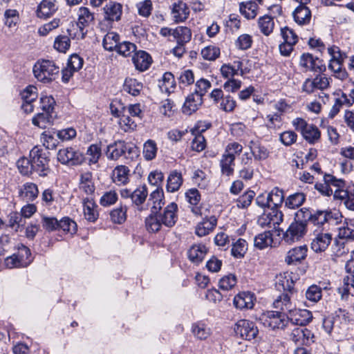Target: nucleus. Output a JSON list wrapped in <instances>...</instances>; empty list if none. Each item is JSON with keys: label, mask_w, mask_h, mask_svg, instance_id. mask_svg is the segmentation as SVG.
Returning <instances> with one entry per match:
<instances>
[{"label": "nucleus", "mask_w": 354, "mask_h": 354, "mask_svg": "<svg viewBox=\"0 0 354 354\" xmlns=\"http://www.w3.org/2000/svg\"><path fill=\"white\" fill-rule=\"evenodd\" d=\"M33 74L35 77L44 84L54 81L59 75V67L53 60H38L34 65Z\"/></svg>", "instance_id": "f257e3e1"}, {"label": "nucleus", "mask_w": 354, "mask_h": 354, "mask_svg": "<svg viewBox=\"0 0 354 354\" xmlns=\"http://www.w3.org/2000/svg\"><path fill=\"white\" fill-rule=\"evenodd\" d=\"M138 149L123 140L115 141L107 145L105 151L106 158L111 160H117L124 156L127 159L133 160L138 156Z\"/></svg>", "instance_id": "f03ea898"}, {"label": "nucleus", "mask_w": 354, "mask_h": 354, "mask_svg": "<svg viewBox=\"0 0 354 354\" xmlns=\"http://www.w3.org/2000/svg\"><path fill=\"white\" fill-rule=\"evenodd\" d=\"M95 15L86 7H80L77 10V22L67 30L69 36L73 39H84L86 31V27L94 22Z\"/></svg>", "instance_id": "7ed1b4c3"}, {"label": "nucleus", "mask_w": 354, "mask_h": 354, "mask_svg": "<svg viewBox=\"0 0 354 354\" xmlns=\"http://www.w3.org/2000/svg\"><path fill=\"white\" fill-rule=\"evenodd\" d=\"M342 214L337 209H313L311 223L325 230L327 226L335 225L342 221Z\"/></svg>", "instance_id": "20e7f679"}, {"label": "nucleus", "mask_w": 354, "mask_h": 354, "mask_svg": "<svg viewBox=\"0 0 354 354\" xmlns=\"http://www.w3.org/2000/svg\"><path fill=\"white\" fill-rule=\"evenodd\" d=\"M48 153L45 152L40 147L35 146L30 151L29 157L31 158L33 171L40 176H46L49 172Z\"/></svg>", "instance_id": "39448f33"}, {"label": "nucleus", "mask_w": 354, "mask_h": 354, "mask_svg": "<svg viewBox=\"0 0 354 354\" xmlns=\"http://www.w3.org/2000/svg\"><path fill=\"white\" fill-rule=\"evenodd\" d=\"M292 125L308 143L315 144L319 140L321 132L319 129L313 124H308L303 118H295L292 121Z\"/></svg>", "instance_id": "423d86ee"}, {"label": "nucleus", "mask_w": 354, "mask_h": 354, "mask_svg": "<svg viewBox=\"0 0 354 354\" xmlns=\"http://www.w3.org/2000/svg\"><path fill=\"white\" fill-rule=\"evenodd\" d=\"M259 321L265 328L283 329L288 324V317L285 313L278 311H268L261 315Z\"/></svg>", "instance_id": "0eeeda50"}, {"label": "nucleus", "mask_w": 354, "mask_h": 354, "mask_svg": "<svg viewBox=\"0 0 354 354\" xmlns=\"http://www.w3.org/2000/svg\"><path fill=\"white\" fill-rule=\"evenodd\" d=\"M283 217L282 212L278 208H270L258 218L257 223L262 227L275 228L283 221Z\"/></svg>", "instance_id": "6e6552de"}, {"label": "nucleus", "mask_w": 354, "mask_h": 354, "mask_svg": "<svg viewBox=\"0 0 354 354\" xmlns=\"http://www.w3.org/2000/svg\"><path fill=\"white\" fill-rule=\"evenodd\" d=\"M84 159L83 154L72 147L59 149L57 153L58 161L64 165H79Z\"/></svg>", "instance_id": "1a4fd4ad"}, {"label": "nucleus", "mask_w": 354, "mask_h": 354, "mask_svg": "<svg viewBox=\"0 0 354 354\" xmlns=\"http://www.w3.org/2000/svg\"><path fill=\"white\" fill-rule=\"evenodd\" d=\"M178 205L171 202L169 203L162 211H158L160 223H163V226L171 228L175 225L178 221Z\"/></svg>", "instance_id": "9d476101"}, {"label": "nucleus", "mask_w": 354, "mask_h": 354, "mask_svg": "<svg viewBox=\"0 0 354 354\" xmlns=\"http://www.w3.org/2000/svg\"><path fill=\"white\" fill-rule=\"evenodd\" d=\"M306 232L307 227L304 224L293 221L283 234V241L288 244H292L303 238Z\"/></svg>", "instance_id": "9b49d317"}, {"label": "nucleus", "mask_w": 354, "mask_h": 354, "mask_svg": "<svg viewBox=\"0 0 354 354\" xmlns=\"http://www.w3.org/2000/svg\"><path fill=\"white\" fill-rule=\"evenodd\" d=\"M234 331L243 339L252 340L258 334V329L252 322L245 319H241L237 322L234 327Z\"/></svg>", "instance_id": "f8f14e48"}, {"label": "nucleus", "mask_w": 354, "mask_h": 354, "mask_svg": "<svg viewBox=\"0 0 354 354\" xmlns=\"http://www.w3.org/2000/svg\"><path fill=\"white\" fill-rule=\"evenodd\" d=\"M299 64L306 71L322 73L326 70V66L322 59L315 57L310 53H304L300 57Z\"/></svg>", "instance_id": "ddd939ff"}, {"label": "nucleus", "mask_w": 354, "mask_h": 354, "mask_svg": "<svg viewBox=\"0 0 354 354\" xmlns=\"http://www.w3.org/2000/svg\"><path fill=\"white\" fill-rule=\"evenodd\" d=\"M288 322L300 326H304L309 324L313 319L312 313L307 309H297L294 306V308L288 313Z\"/></svg>", "instance_id": "4468645a"}, {"label": "nucleus", "mask_w": 354, "mask_h": 354, "mask_svg": "<svg viewBox=\"0 0 354 354\" xmlns=\"http://www.w3.org/2000/svg\"><path fill=\"white\" fill-rule=\"evenodd\" d=\"M290 339L298 345H310L314 342V335L306 328L296 327L290 333Z\"/></svg>", "instance_id": "2eb2a0df"}, {"label": "nucleus", "mask_w": 354, "mask_h": 354, "mask_svg": "<svg viewBox=\"0 0 354 354\" xmlns=\"http://www.w3.org/2000/svg\"><path fill=\"white\" fill-rule=\"evenodd\" d=\"M332 241V234L328 232H315L311 242V249L317 252L325 251Z\"/></svg>", "instance_id": "dca6fc26"}, {"label": "nucleus", "mask_w": 354, "mask_h": 354, "mask_svg": "<svg viewBox=\"0 0 354 354\" xmlns=\"http://www.w3.org/2000/svg\"><path fill=\"white\" fill-rule=\"evenodd\" d=\"M255 300L254 294L250 292H241L234 297L233 304L239 310L252 309Z\"/></svg>", "instance_id": "f3484780"}, {"label": "nucleus", "mask_w": 354, "mask_h": 354, "mask_svg": "<svg viewBox=\"0 0 354 354\" xmlns=\"http://www.w3.org/2000/svg\"><path fill=\"white\" fill-rule=\"evenodd\" d=\"M58 8L56 0H42L37 6V17L40 19L50 17L57 11Z\"/></svg>", "instance_id": "a211bd4d"}, {"label": "nucleus", "mask_w": 354, "mask_h": 354, "mask_svg": "<svg viewBox=\"0 0 354 354\" xmlns=\"http://www.w3.org/2000/svg\"><path fill=\"white\" fill-rule=\"evenodd\" d=\"M78 188L81 193L87 196L86 197H92L95 187L91 172L86 171L81 174L80 176Z\"/></svg>", "instance_id": "6ab92c4d"}, {"label": "nucleus", "mask_w": 354, "mask_h": 354, "mask_svg": "<svg viewBox=\"0 0 354 354\" xmlns=\"http://www.w3.org/2000/svg\"><path fill=\"white\" fill-rule=\"evenodd\" d=\"M306 245H300L290 249L286 254L285 262L288 265H296L301 263L307 256Z\"/></svg>", "instance_id": "aec40b11"}, {"label": "nucleus", "mask_w": 354, "mask_h": 354, "mask_svg": "<svg viewBox=\"0 0 354 354\" xmlns=\"http://www.w3.org/2000/svg\"><path fill=\"white\" fill-rule=\"evenodd\" d=\"M248 147L254 160L257 161L265 160L270 156V152L268 148L259 141H250Z\"/></svg>", "instance_id": "412c9836"}, {"label": "nucleus", "mask_w": 354, "mask_h": 354, "mask_svg": "<svg viewBox=\"0 0 354 354\" xmlns=\"http://www.w3.org/2000/svg\"><path fill=\"white\" fill-rule=\"evenodd\" d=\"M148 196V190L146 185H141L138 187L132 192L131 201L133 205L139 212H142L147 208L143 206L147 197Z\"/></svg>", "instance_id": "4be33fe9"}, {"label": "nucleus", "mask_w": 354, "mask_h": 354, "mask_svg": "<svg viewBox=\"0 0 354 354\" xmlns=\"http://www.w3.org/2000/svg\"><path fill=\"white\" fill-rule=\"evenodd\" d=\"M132 60L136 68L140 71L147 70L152 62L150 55L143 50L136 52L133 56Z\"/></svg>", "instance_id": "5701e85b"}, {"label": "nucleus", "mask_w": 354, "mask_h": 354, "mask_svg": "<svg viewBox=\"0 0 354 354\" xmlns=\"http://www.w3.org/2000/svg\"><path fill=\"white\" fill-rule=\"evenodd\" d=\"M292 294L281 293L273 302V306L276 309L281 310L283 313H289L294 308L295 304L292 301Z\"/></svg>", "instance_id": "b1692460"}, {"label": "nucleus", "mask_w": 354, "mask_h": 354, "mask_svg": "<svg viewBox=\"0 0 354 354\" xmlns=\"http://www.w3.org/2000/svg\"><path fill=\"white\" fill-rule=\"evenodd\" d=\"M217 219L214 216L205 218L196 226V234L200 237L209 234L216 226Z\"/></svg>", "instance_id": "393cba45"}, {"label": "nucleus", "mask_w": 354, "mask_h": 354, "mask_svg": "<svg viewBox=\"0 0 354 354\" xmlns=\"http://www.w3.org/2000/svg\"><path fill=\"white\" fill-rule=\"evenodd\" d=\"M164 198V192L162 187L156 188V189L149 194L148 203L151 205V212L152 213H157L158 211L161 210L165 204Z\"/></svg>", "instance_id": "a878e982"}, {"label": "nucleus", "mask_w": 354, "mask_h": 354, "mask_svg": "<svg viewBox=\"0 0 354 354\" xmlns=\"http://www.w3.org/2000/svg\"><path fill=\"white\" fill-rule=\"evenodd\" d=\"M203 103V98L200 95L191 93L189 95L183 106V112L187 115H191L198 110Z\"/></svg>", "instance_id": "bb28decb"}, {"label": "nucleus", "mask_w": 354, "mask_h": 354, "mask_svg": "<svg viewBox=\"0 0 354 354\" xmlns=\"http://www.w3.org/2000/svg\"><path fill=\"white\" fill-rule=\"evenodd\" d=\"M207 252L206 246L203 244H194L187 252L189 259L194 264L198 265L204 259Z\"/></svg>", "instance_id": "cd10ccee"}, {"label": "nucleus", "mask_w": 354, "mask_h": 354, "mask_svg": "<svg viewBox=\"0 0 354 354\" xmlns=\"http://www.w3.org/2000/svg\"><path fill=\"white\" fill-rule=\"evenodd\" d=\"M104 19L108 21H119L122 13V6L117 2H109L104 8Z\"/></svg>", "instance_id": "c85d7f7f"}, {"label": "nucleus", "mask_w": 354, "mask_h": 354, "mask_svg": "<svg viewBox=\"0 0 354 354\" xmlns=\"http://www.w3.org/2000/svg\"><path fill=\"white\" fill-rule=\"evenodd\" d=\"M295 21L299 25H306L311 19V11L307 6H298L292 12Z\"/></svg>", "instance_id": "c756f323"}, {"label": "nucleus", "mask_w": 354, "mask_h": 354, "mask_svg": "<svg viewBox=\"0 0 354 354\" xmlns=\"http://www.w3.org/2000/svg\"><path fill=\"white\" fill-rule=\"evenodd\" d=\"M84 215L85 218L91 222H94L98 217L96 210V205L92 197H86L82 200Z\"/></svg>", "instance_id": "7c9ffc66"}, {"label": "nucleus", "mask_w": 354, "mask_h": 354, "mask_svg": "<svg viewBox=\"0 0 354 354\" xmlns=\"http://www.w3.org/2000/svg\"><path fill=\"white\" fill-rule=\"evenodd\" d=\"M172 14L176 22H183L189 17V9L185 3L179 1L173 5Z\"/></svg>", "instance_id": "2f4dec72"}, {"label": "nucleus", "mask_w": 354, "mask_h": 354, "mask_svg": "<svg viewBox=\"0 0 354 354\" xmlns=\"http://www.w3.org/2000/svg\"><path fill=\"white\" fill-rule=\"evenodd\" d=\"M205 131V129H201L199 126H196L192 130V133L194 136L191 145L192 150L201 152L205 149L206 141L205 137L202 135V132Z\"/></svg>", "instance_id": "473e14b6"}, {"label": "nucleus", "mask_w": 354, "mask_h": 354, "mask_svg": "<svg viewBox=\"0 0 354 354\" xmlns=\"http://www.w3.org/2000/svg\"><path fill=\"white\" fill-rule=\"evenodd\" d=\"M259 6L252 1L241 2L239 3V12L247 19H254L258 14Z\"/></svg>", "instance_id": "72a5a7b5"}, {"label": "nucleus", "mask_w": 354, "mask_h": 354, "mask_svg": "<svg viewBox=\"0 0 354 354\" xmlns=\"http://www.w3.org/2000/svg\"><path fill=\"white\" fill-rule=\"evenodd\" d=\"M26 224L25 219L22 215L17 212H12L8 215L6 226L15 232H21Z\"/></svg>", "instance_id": "f704fd0d"}, {"label": "nucleus", "mask_w": 354, "mask_h": 354, "mask_svg": "<svg viewBox=\"0 0 354 354\" xmlns=\"http://www.w3.org/2000/svg\"><path fill=\"white\" fill-rule=\"evenodd\" d=\"M57 118L56 113H50L47 111L37 113L32 120V124L41 129H45L48 125L53 123Z\"/></svg>", "instance_id": "c9c22d12"}, {"label": "nucleus", "mask_w": 354, "mask_h": 354, "mask_svg": "<svg viewBox=\"0 0 354 354\" xmlns=\"http://www.w3.org/2000/svg\"><path fill=\"white\" fill-rule=\"evenodd\" d=\"M342 299L347 300L349 295L354 296V274L344 278L343 285L338 288Z\"/></svg>", "instance_id": "e433bc0d"}, {"label": "nucleus", "mask_w": 354, "mask_h": 354, "mask_svg": "<svg viewBox=\"0 0 354 354\" xmlns=\"http://www.w3.org/2000/svg\"><path fill=\"white\" fill-rule=\"evenodd\" d=\"M275 286L279 290H283V293L293 294L294 281L289 275L283 274L277 276Z\"/></svg>", "instance_id": "4c0bfd02"}, {"label": "nucleus", "mask_w": 354, "mask_h": 354, "mask_svg": "<svg viewBox=\"0 0 354 354\" xmlns=\"http://www.w3.org/2000/svg\"><path fill=\"white\" fill-rule=\"evenodd\" d=\"M257 26L263 35L269 36L274 28V18L268 15L260 17L257 20Z\"/></svg>", "instance_id": "58836bf2"}, {"label": "nucleus", "mask_w": 354, "mask_h": 354, "mask_svg": "<svg viewBox=\"0 0 354 354\" xmlns=\"http://www.w3.org/2000/svg\"><path fill=\"white\" fill-rule=\"evenodd\" d=\"M235 158L223 154L220 160V167L223 176L230 177L234 174Z\"/></svg>", "instance_id": "ea45409f"}, {"label": "nucleus", "mask_w": 354, "mask_h": 354, "mask_svg": "<svg viewBox=\"0 0 354 354\" xmlns=\"http://www.w3.org/2000/svg\"><path fill=\"white\" fill-rule=\"evenodd\" d=\"M38 189L32 183H25L19 190V196L26 201H32L37 197Z\"/></svg>", "instance_id": "a19ab883"}, {"label": "nucleus", "mask_w": 354, "mask_h": 354, "mask_svg": "<svg viewBox=\"0 0 354 354\" xmlns=\"http://www.w3.org/2000/svg\"><path fill=\"white\" fill-rule=\"evenodd\" d=\"M192 30L187 26H179L174 28L173 39L177 44H187L192 39Z\"/></svg>", "instance_id": "79ce46f5"}, {"label": "nucleus", "mask_w": 354, "mask_h": 354, "mask_svg": "<svg viewBox=\"0 0 354 354\" xmlns=\"http://www.w3.org/2000/svg\"><path fill=\"white\" fill-rule=\"evenodd\" d=\"M129 169L124 165L116 167L113 171V180L118 185H125L129 182Z\"/></svg>", "instance_id": "37998d69"}, {"label": "nucleus", "mask_w": 354, "mask_h": 354, "mask_svg": "<svg viewBox=\"0 0 354 354\" xmlns=\"http://www.w3.org/2000/svg\"><path fill=\"white\" fill-rule=\"evenodd\" d=\"M183 183V178L180 172L176 170L172 171L167 178V190L169 192L178 191Z\"/></svg>", "instance_id": "c03bdc74"}, {"label": "nucleus", "mask_w": 354, "mask_h": 354, "mask_svg": "<svg viewBox=\"0 0 354 354\" xmlns=\"http://www.w3.org/2000/svg\"><path fill=\"white\" fill-rule=\"evenodd\" d=\"M120 43V35L115 32H107L103 39L102 45L105 50H115Z\"/></svg>", "instance_id": "a18cd8bd"}, {"label": "nucleus", "mask_w": 354, "mask_h": 354, "mask_svg": "<svg viewBox=\"0 0 354 354\" xmlns=\"http://www.w3.org/2000/svg\"><path fill=\"white\" fill-rule=\"evenodd\" d=\"M160 216L157 213H151L145 218V227L147 231L150 232H157L161 230L163 223H160Z\"/></svg>", "instance_id": "49530a36"}, {"label": "nucleus", "mask_w": 354, "mask_h": 354, "mask_svg": "<svg viewBox=\"0 0 354 354\" xmlns=\"http://www.w3.org/2000/svg\"><path fill=\"white\" fill-rule=\"evenodd\" d=\"M306 201V195L302 192H296L288 196L285 200V206L288 209L299 207Z\"/></svg>", "instance_id": "de8ad7c7"}, {"label": "nucleus", "mask_w": 354, "mask_h": 354, "mask_svg": "<svg viewBox=\"0 0 354 354\" xmlns=\"http://www.w3.org/2000/svg\"><path fill=\"white\" fill-rule=\"evenodd\" d=\"M254 246L260 250H263L268 246H271L273 242L272 234L270 231H266L255 236Z\"/></svg>", "instance_id": "09e8293b"}, {"label": "nucleus", "mask_w": 354, "mask_h": 354, "mask_svg": "<svg viewBox=\"0 0 354 354\" xmlns=\"http://www.w3.org/2000/svg\"><path fill=\"white\" fill-rule=\"evenodd\" d=\"M268 200L270 202V208H278L284 201L283 190L278 187L273 188L268 194Z\"/></svg>", "instance_id": "8fccbe9b"}, {"label": "nucleus", "mask_w": 354, "mask_h": 354, "mask_svg": "<svg viewBox=\"0 0 354 354\" xmlns=\"http://www.w3.org/2000/svg\"><path fill=\"white\" fill-rule=\"evenodd\" d=\"M174 75L169 72L165 73L162 79L159 80L158 86L162 92L170 93L175 87Z\"/></svg>", "instance_id": "3c124183"}, {"label": "nucleus", "mask_w": 354, "mask_h": 354, "mask_svg": "<svg viewBox=\"0 0 354 354\" xmlns=\"http://www.w3.org/2000/svg\"><path fill=\"white\" fill-rule=\"evenodd\" d=\"M142 87L143 86L141 82L133 78L126 79L123 86L124 91L133 96L138 95Z\"/></svg>", "instance_id": "603ef678"}, {"label": "nucleus", "mask_w": 354, "mask_h": 354, "mask_svg": "<svg viewBox=\"0 0 354 354\" xmlns=\"http://www.w3.org/2000/svg\"><path fill=\"white\" fill-rule=\"evenodd\" d=\"M86 156L89 165L97 164L102 156L100 145L98 144H93L90 145L87 149Z\"/></svg>", "instance_id": "864d4df0"}, {"label": "nucleus", "mask_w": 354, "mask_h": 354, "mask_svg": "<svg viewBox=\"0 0 354 354\" xmlns=\"http://www.w3.org/2000/svg\"><path fill=\"white\" fill-rule=\"evenodd\" d=\"M21 267H27L32 261L30 249L24 245L18 247V251L15 254Z\"/></svg>", "instance_id": "5fc2aeb1"}, {"label": "nucleus", "mask_w": 354, "mask_h": 354, "mask_svg": "<svg viewBox=\"0 0 354 354\" xmlns=\"http://www.w3.org/2000/svg\"><path fill=\"white\" fill-rule=\"evenodd\" d=\"M127 207L125 205H120L113 209L110 213L111 220L114 223H123L127 219Z\"/></svg>", "instance_id": "6e6d98bb"}, {"label": "nucleus", "mask_w": 354, "mask_h": 354, "mask_svg": "<svg viewBox=\"0 0 354 354\" xmlns=\"http://www.w3.org/2000/svg\"><path fill=\"white\" fill-rule=\"evenodd\" d=\"M55 134L56 132L46 131H44L41 136V140L43 145L48 149H54L58 145V140L55 138Z\"/></svg>", "instance_id": "4d7b16f0"}, {"label": "nucleus", "mask_w": 354, "mask_h": 354, "mask_svg": "<svg viewBox=\"0 0 354 354\" xmlns=\"http://www.w3.org/2000/svg\"><path fill=\"white\" fill-rule=\"evenodd\" d=\"M313 209L303 207L299 209L295 214V221L304 224L307 227L308 222H311Z\"/></svg>", "instance_id": "13d9d810"}, {"label": "nucleus", "mask_w": 354, "mask_h": 354, "mask_svg": "<svg viewBox=\"0 0 354 354\" xmlns=\"http://www.w3.org/2000/svg\"><path fill=\"white\" fill-rule=\"evenodd\" d=\"M247 250V242L243 239H239L232 244L231 253L236 258H241L244 256Z\"/></svg>", "instance_id": "bf43d9fd"}, {"label": "nucleus", "mask_w": 354, "mask_h": 354, "mask_svg": "<svg viewBox=\"0 0 354 354\" xmlns=\"http://www.w3.org/2000/svg\"><path fill=\"white\" fill-rule=\"evenodd\" d=\"M157 145L155 141L148 140L143 146V156L147 160H151L156 156Z\"/></svg>", "instance_id": "052dcab7"}, {"label": "nucleus", "mask_w": 354, "mask_h": 354, "mask_svg": "<svg viewBox=\"0 0 354 354\" xmlns=\"http://www.w3.org/2000/svg\"><path fill=\"white\" fill-rule=\"evenodd\" d=\"M192 331L194 336L200 339H205L210 334L209 328L203 323H196L192 325Z\"/></svg>", "instance_id": "680f3d73"}, {"label": "nucleus", "mask_w": 354, "mask_h": 354, "mask_svg": "<svg viewBox=\"0 0 354 354\" xmlns=\"http://www.w3.org/2000/svg\"><path fill=\"white\" fill-rule=\"evenodd\" d=\"M254 196V191L248 190L236 200L237 207L241 209L248 208L251 205Z\"/></svg>", "instance_id": "e2e57ef3"}, {"label": "nucleus", "mask_w": 354, "mask_h": 354, "mask_svg": "<svg viewBox=\"0 0 354 354\" xmlns=\"http://www.w3.org/2000/svg\"><path fill=\"white\" fill-rule=\"evenodd\" d=\"M343 62L330 61L329 68L334 73L336 78L344 80L346 79L348 74L344 68H342Z\"/></svg>", "instance_id": "0e129e2a"}, {"label": "nucleus", "mask_w": 354, "mask_h": 354, "mask_svg": "<svg viewBox=\"0 0 354 354\" xmlns=\"http://www.w3.org/2000/svg\"><path fill=\"white\" fill-rule=\"evenodd\" d=\"M343 62L330 61L329 68L334 73L336 78L344 80L346 79L348 74L344 68H342Z\"/></svg>", "instance_id": "69168bd1"}, {"label": "nucleus", "mask_w": 354, "mask_h": 354, "mask_svg": "<svg viewBox=\"0 0 354 354\" xmlns=\"http://www.w3.org/2000/svg\"><path fill=\"white\" fill-rule=\"evenodd\" d=\"M343 62L330 61L329 68L334 73L336 78L344 80L346 79L348 74L344 68H342Z\"/></svg>", "instance_id": "338daca9"}, {"label": "nucleus", "mask_w": 354, "mask_h": 354, "mask_svg": "<svg viewBox=\"0 0 354 354\" xmlns=\"http://www.w3.org/2000/svg\"><path fill=\"white\" fill-rule=\"evenodd\" d=\"M237 280L234 274H229L223 277L218 282L220 289L223 290H230L236 284Z\"/></svg>", "instance_id": "774afa93"}]
</instances>
